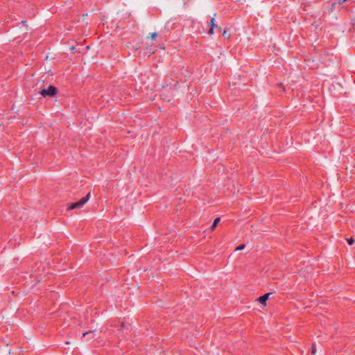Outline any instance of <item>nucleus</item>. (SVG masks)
Masks as SVG:
<instances>
[{"label": "nucleus", "mask_w": 355, "mask_h": 355, "mask_svg": "<svg viewBox=\"0 0 355 355\" xmlns=\"http://www.w3.org/2000/svg\"><path fill=\"white\" fill-rule=\"evenodd\" d=\"M58 89L55 87L50 85L47 89H43L40 92V94L43 97L50 96L53 97L57 94Z\"/></svg>", "instance_id": "f257e3e1"}, {"label": "nucleus", "mask_w": 355, "mask_h": 355, "mask_svg": "<svg viewBox=\"0 0 355 355\" xmlns=\"http://www.w3.org/2000/svg\"><path fill=\"white\" fill-rule=\"evenodd\" d=\"M90 197V193L89 192L86 196L83 197L81 200L76 202L71 203L69 207V209H74L76 208L82 207L89 199Z\"/></svg>", "instance_id": "f03ea898"}, {"label": "nucleus", "mask_w": 355, "mask_h": 355, "mask_svg": "<svg viewBox=\"0 0 355 355\" xmlns=\"http://www.w3.org/2000/svg\"><path fill=\"white\" fill-rule=\"evenodd\" d=\"M100 332H97L96 330L94 331H88L83 334L82 337H85L86 336H89V339L94 338L99 334Z\"/></svg>", "instance_id": "7ed1b4c3"}, {"label": "nucleus", "mask_w": 355, "mask_h": 355, "mask_svg": "<svg viewBox=\"0 0 355 355\" xmlns=\"http://www.w3.org/2000/svg\"><path fill=\"white\" fill-rule=\"evenodd\" d=\"M270 295V293H268L264 294V295H262V296H260V297L258 298V301H259L261 304H266V301L268 300Z\"/></svg>", "instance_id": "20e7f679"}, {"label": "nucleus", "mask_w": 355, "mask_h": 355, "mask_svg": "<svg viewBox=\"0 0 355 355\" xmlns=\"http://www.w3.org/2000/svg\"><path fill=\"white\" fill-rule=\"evenodd\" d=\"M210 26L211 27L208 31V34L211 35L214 33V28H218V26H216L214 24V17H212L210 20ZM218 29H220V27H218Z\"/></svg>", "instance_id": "39448f33"}, {"label": "nucleus", "mask_w": 355, "mask_h": 355, "mask_svg": "<svg viewBox=\"0 0 355 355\" xmlns=\"http://www.w3.org/2000/svg\"><path fill=\"white\" fill-rule=\"evenodd\" d=\"M220 218L219 217L218 218H216L212 223V225H211V229L212 230H214L216 226L218 225V223L220 222Z\"/></svg>", "instance_id": "423d86ee"}, {"label": "nucleus", "mask_w": 355, "mask_h": 355, "mask_svg": "<svg viewBox=\"0 0 355 355\" xmlns=\"http://www.w3.org/2000/svg\"><path fill=\"white\" fill-rule=\"evenodd\" d=\"M149 37H150L151 40H155L157 37V33H152L150 34Z\"/></svg>", "instance_id": "0eeeda50"}, {"label": "nucleus", "mask_w": 355, "mask_h": 355, "mask_svg": "<svg viewBox=\"0 0 355 355\" xmlns=\"http://www.w3.org/2000/svg\"><path fill=\"white\" fill-rule=\"evenodd\" d=\"M347 241L348 244L351 245L354 243V239L352 237H350L347 239Z\"/></svg>", "instance_id": "6e6552de"}, {"label": "nucleus", "mask_w": 355, "mask_h": 355, "mask_svg": "<svg viewBox=\"0 0 355 355\" xmlns=\"http://www.w3.org/2000/svg\"><path fill=\"white\" fill-rule=\"evenodd\" d=\"M245 244H241L240 245H239L236 248V250H242L245 248Z\"/></svg>", "instance_id": "1a4fd4ad"}, {"label": "nucleus", "mask_w": 355, "mask_h": 355, "mask_svg": "<svg viewBox=\"0 0 355 355\" xmlns=\"http://www.w3.org/2000/svg\"><path fill=\"white\" fill-rule=\"evenodd\" d=\"M316 352V348L315 346H312V354H315Z\"/></svg>", "instance_id": "9d476101"}, {"label": "nucleus", "mask_w": 355, "mask_h": 355, "mask_svg": "<svg viewBox=\"0 0 355 355\" xmlns=\"http://www.w3.org/2000/svg\"><path fill=\"white\" fill-rule=\"evenodd\" d=\"M223 35L224 36H225V35H227V31H225H225H223Z\"/></svg>", "instance_id": "9b49d317"}, {"label": "nucleus", "mask_w": 355, "mask_h": 355, "mask_svg": "<svg viewBox=\"0 0 355 355\" xmlns=\"http://www.w3.org/2000/svg\"><path fill=\"white\" fill-rule=\"evenodd\" d=\"M346 0H343L342 2H345Z\"/></svg>", "instance_id": "f8f14e48"}]
</instances>
